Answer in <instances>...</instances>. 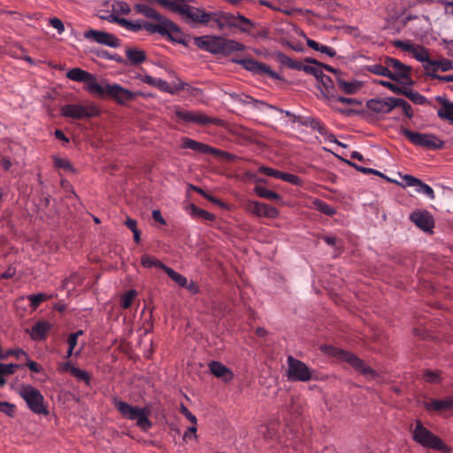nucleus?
<instances>
[{
    "instance_id": "f257e3e1",
    "label": "nucleus",
    "mask_w": 453,
    "mask_h": 453,
    "mask_svg": "<svg viewBox=\"0 0 453 453\" xmlns=\"http://www.w3.org/2000/svg\"><path fill=\"white\" fill-rule=\"evenodd\" d=\"M66 77L73 81L86 83L85 89L90 94L97 95L100 97H110L120 104L134 100L137 95L116 83L101 85L92 73L79 67L69 70Z\"/></svg>"
},
{
    "instance_id": "f03ea898",
    "label": "nucleus",
    "mask_w": 453,
    "mask_h": 453,
    "mask_svg": "<svg viewBox=\"0 0 453 453\" xmlns=\"http://www.w3.org/2000/svg\"><path fill=\"white\" fill-rule=\"evenodd\" d=\"M113 405L120 415L128 420L135 421V425L142 431H149L153 424L150 420V410L147 407L133 406L117 397L113 399Z\"/></svg>"
},
{
    "instance_id": "7ed1b4c3",
    "label": "nucleus",
    "mask_w": 453,
    "mask_h": 453,
    "mask_svg": "<svg viewBox=\"0 0 453 453\" xmlns=\"http://www.w3.org/2000/svg\"><path fill=\"white\" fill-rule=\"evenodd\" d=\"M322 350L328 356L334 357L341 361H344L351 365L357 372L368 378H373L376 375L374 370L367 365L364 360L360 359L355 354L344 349L326 345L322 347Z\"/></svg>"
},
{
    "instance_id": "20e7f679",
    "label": "nucleus",
    "mask_w": 453,
    "mask_h": 453,
    "mask_svg": "<svg viewBox=\"0 0 453 453\" xmlns=\"http://www.w3.org/2000/svg\"><path fill=\"white\" fill-rule=\"evenodd\" d=\"M412 439L421 446L428 449L449 453L450 448L447 446L438 436L434 435L418 419L415 421V427L412 429Z\"/></svg>"
},
{
    "instance_id": "39448f33",
    "label": "nucleus",
    "mask_w": 453,
    "mask_h": 453,
    "mask_svg": "<svg viewBox=\"0 0 453 453\" xmlns=\"http://www.w3.org/2000/svg\"><path fill=\"white\" fill-rule=\"evenodd\" d=\"M154 19L157 20V23L142 22V29L150 33H157L163 36H168L170 40L173 42L184 43L181 38L173 35H180V29L176 24L162 15H160V19Z\"/></svg>"
},
{
    "instance_id": "423d86ee",
    "label": "nucleus",
    "mask_w": 453,
    "mask_h": 453,
    "mask_svg": "<svg viewBox=\"0 0 453 453\" xmlns=\"http://www.w3.org/2000/svg\"><path fill=\"white\" fill-rule=\"evenodd\" d=\"M187 0H172L170 11L178 13L186 21H192L199 24H207L210 16L208 12L188 5Z\"/></svg>"
},
{
    "instance_id": "0eeeda50",
    "label": "nucleus",
    "mask_w": 453,
    "mask_h": 453,
    "mask_svg": "<svg viewBox=\"0 0 453 453\" xmlns=\"http://www.w3.org/2000/svg\"><path fill=\"white\" fill-rule=\"evenodd\" d=\"M18 393L34 413L48 414V410L44 404V397L40 390L29 384H23L18 389Z\"/></svg>"
},
{
    "instance_id": "6e6552de",
    "label": "nucleus",
    "mask_w": 453,
    "mask_h": 453,
    "mask_svg": "<svg viewBox=\"0 0 453 453\" xmlns=\"http://www.w3.org/2000/svg\"><path fill=\"white\" fill-rule=\"evenodd\" d=\"M401 134L413 145L426 150H436L444 145V142L434 134L413 132L405 127L401 129Z\"/></svg>"
},
{
    "instance_id": "1a4fd4ad",
    "label": "nucleus",
    "mask_w": 453,
    "mask_h": 453,
    "mask_svg": "<svg viewBox=\"0 0 453 453\" xmlns=\"http://www.w3.org/2000/svg\"><path fill=\"white\" fill-rule=\"evenodd\" d=\"M181 141V148L183 149H189L200 154H207L215 157H220L227 161H232L235 158V156L229 152L219 150L217 148L211 147L208 144L197 142L188 137H182Z\"/></svg>"
},
{
    "instance_id": "9d476101",
    "label": "nucleus",
    "mask_w": 453,
    "mask_h": 453,
    "mask_svg": "<svg viewBox=\"0 0 453 453\" xmlns=\"http://www.w3.org/2000/svg\"><path fill=\"white\" fill-rule=\"evenodd\" d=\"M97 107L92 104L87 105L69 104L61 107V114L73 119H83L96 117L99 114Z\"/></svg>"
},
{
    "instance_id": "9b49d317",
    "label": "nucleus",
    "mask_w": 453,
    "mask_h": 453,
    "mask_svg": "<svg viewBox=\"0 0 453 453\" xmlns=\"http://www.w3.org/2000/svg\"><path fill=\"white\" fill-rule=\"evenodd\" d=\"M288 377L291 380L306 382L311 380L312 371L303 361L298 360L292 356L287 358Z\"/></svg>"
},
{
    "instance_id": "f8f14e48",
    "label": "nucleus",
    "mask_w": 453,
    "mask_h": 453,
    "mask_svg": "<svg viewBox=\"0 0 453 453\" xmlns=\"http://www.w3.org/2000/svg\"><path fill=\"white\" fill-rule=\"evenodd\" d=\"M244 46L234 40L226 39L220 36H211L209 52L213 54L229 55L235 51H242Z\"/></svg>"
},
{
    "instance_id": "ddd939ff",
    "label": "nucleus",
    "mask_w": 453,
    "mask_h": 453,
    "mask_svg": "<svg viewBox=\"0 0 453 453\" xmlns=\"http://www.w3.org/2000/svg\"><path fill=\"white\" fill-rule=\"evenodd\" d=\"M174 114L178 121L185 124L196 123L205 126L210 124L218 125L220 122L219 119L209 117L200 111H191L177 109Z\"/></svg>"
},
{
    "instance_id": "4468645a",
    "label": "nucleus",
    "mask_w": 453,
    "mask_h": 453,
    "mask_svg": "<svg viewBox=\"0 0 453 453\" xmlns=\"http://www.w3.org/2000/svg\"><path fill=\"white\" fill-rule=\"evenodd\" d=\"M235 63L241 65L243 68L256 74L270 77L273 80H279L280 75L273 71L266 64L257 61L253 58L236 59Z\"/></svg>"
},
{
    "instance_id": "2eb2a0df",
    "label": "nucleus",
    "mask_w": 453,
    "mask_h": 453,
    "mask_svg": "<svg viewBox=\"0 0 453 453\" xmlns=\"http://www.w3.org/2000/svg\"><path fill=\"white\" fill-rule=\"evenodd\" d=\"M243 207L246 211L257 217L276 219L279 216V211L275 207L257 201L248 200Z\"/></svg>"
},
{
    "instance_id": "dca6fc26",
    "label": "nucleus",
    "mask_w": 453,
    "mask_h": 453,
    "mask_svg": "<svg viewBox=\"0 0 453 453\" xmlns=\"http://www.w3.org/2000/svg\"><path fill=\"white\" fill-rule=\"evenodd\" d=\"M84 37L87 40L111 48H119L121 45V42L119 38L104 31L89 29L84 33Z\"/></svg>"
},
{
    "instance_id": "f3484780",
    "label": "nucleus",
    "mask_w": 453,
    "mask_h": 453,
    "mask_svg": "<svg viewBox=\"0 0 453 453\" xmlns=\"http://www.w3.org/2000/svg\"><path fill=\"white\" fill-rule=\"evenodd\" d=\"M395 97L372 98L366 102L368 110L375 113L388 114L395 108Z\"/></svg>"
},
{
    "instance_id": "a211bd4d",
    "label": "nucleus",
    "mask_w": 453,
    "mask_h": 453,
    "mask_svg": "<svg viewBox=\"0 0 453 453\" xmlns=\"http://www.w3.org/2000/svg\"><path fill=\"white\" fill-rule=\"evenodd\" d=\"M410 219L422 231L432 233V229L434 226V222L429 211H414L411 213Z\"/></svg>"
},
{
    "instance_id": "6ab92c4d",
    "label": "nucleus",
    "mask_w": 453,
    "mask_h": 453,
    "mask_svg": "<svg viewBox=\"0 0 453 453\" xmlns=\"http://www.w3.org/2000/svg\"><path fill=\"white\" fill-rule=\"evenodd\" d=\"M384 64L388 65V70H391L394 74L396 75V81H398L400 78H409L411 69L410 66L403 64L398 59L387 57L384 60Z\"/></svg>"
},
{
    "instance_id": "aec40b11",
    "label": "nucleus",
    "mask_w": 453,
    "mask_h": 453,
    "mask_svg": "<svg viewBox=\"0 0 453 453\" xmlns=\"http://www.w3.org/2000/svg\"><path fill=\"white\" fill-rule=\"evenodd\" d=\"M208 15L210 17L207 18L206 25H209L211 28L223 31L225 28L230 27L229 13L208 12Z\"/></svg>"
},
{
    "instance_id": "412c9836",
    "label": "nucleus",
    "mask_w": 453,
    "mask_h": 453,
    "mask_svg": "<svg viewBox=\"0 0 453 453\" xmlns=\"http://www.w3.org/2000/svg\"><path fill=\"white\" fill-rule=\"evenodd\" d=\"M211 372L217 378L222 379L225 382H229L233 380L234 374L230 369L218 361H211L209 364Z\"/></svg>"
},
{
    "instance_id": "4be33fe9",
    "label": "nucleus",
    "mask_w": 453,
    "mask_h": 453,
    "mask_svg": "<svg viewBox=\"0 0 453 453\" xmlns=\"http://www.w3.org/2000/svg\"><path fill=\"white\" fill-rule=\"evenodd\" d=\"M426 75L429 76V72L436 73L437 71L447 72L453 70V62L447 58H441L439 60L431 59L429 65L425 66Z\"/></svg>"
},
{
    "instance_id": "5701e85b",
    "label": "nucleus",
    "mask_w": 453,
    "mask_h": 453,
    "mask_svg": "<svg viewBox=\"0 0 453 453\" xmlns=\"http://www.w3.org/2000/svg\"><path fill=\"white\" fill-rule=\"evenodd\" d=\"M425 408L427 411H449L453 409V396H449L445 399H432L430 402L426 403Z\"/></svg>"
},
{
    "instance_id": "b1692460",
    "label": "nucleus",
    "mask_w": 453,
    "mask_h": 453,
    "mask_svg": "<svg viewBox=\"0 0 453 453\" xmlns=\"http://www.w3.org/2000/svg\"><path fill=\"white\" fill-rule=\"evenodd\" d=\"M50 329V325L46 321H39L32 326L30 336L35 341H42L46 339Z\"/></svg>"
},
{
    "instance_id": "393cba45",
    "label": "nucleus",
    "mask_w": 453,
    "mask_h": 453,
    "mask_svg": "<svg viewBox=\"0 0 453 453\" xmlns=\"http://www.w3.org/2000/svg\"><path fill=\"white\" fill-rule=\"evenodd\" d=\"M300 123L302 126L311 127L314 130H318L319 134H324L326 132L325 127L321 122L311 117L303 116H294L293 123Z\"/></svg>"
},
{
    "instance_id": "a878e982",
    "label": "nucleus",
    "mask_w": 453,
    "mask_h": 453,
    "mask_svg": "<svg viewBox=\"0 0 453 453\" xmlns=\"http://www.w3.org/2000/svg\"><path fill=\"white\" fill-rule=\"evenodd\" d=\"M188 84L182 81H179L177 83L169 84L167 81L157 78L156 87L157 88L160 89L164 92H168L172 95H174L180 91H182L185 89L186 86Z\"/></svg>"
},
{
    "instance_id": "bb28decb",
    "label": "nucleus",
    "mask_w": 453,
    "mask_h": 453,
    "mask_svg": "<svg viewBox=\"0 0 453 453\" xmlns=\"http://www.w3.org/2000/svg\"><path fill=\"white\" fill-rule=\"evenodd\" d=\"M230 27H237L243 32H247L252 27L251 21L242 15H234L229 13Z\"/></svg>"
},
{
    "instance_id": "cd10ccee",
    "label": "nucleus",
    "mask_w": 453,
    "mask_h": 453,
    "mask_svg": "<svg viewBox=\"0 0 453 453\" xmlns=\"http://www.w3.org/2000/svg\"><path fill=\"white\" fill-rule=\"evenodd\" d=\"M437 100L442 104V107L438 110L437 115L441 119H447L450 124H453V103L448 102L441 97H437Z\"/></svg>"
},
{
    "instance_id": "c85d7f7f",
    "label": "nucleus",
    "mask_w": 453,
    "mask_h": 453,
    "mask_svg": "<svg viewBox=\"0 0 453 453\" xmlns=\"http://www.w3.org/2000/svg\"><path fill=\"white\" fill-rule=\"evenodd\" d=\"M230 97L235 101L238 102L243 105H251L253 108L259 109L260 105H266L262 101L257 100L248 95H239L236 93L229 94Z\"/></svg>"
},
{
    "instance_id": "c756f323",
    "label": "nucleus",
    "mask_w": 453,
    "mask_h": 453,
    "mask_svg": "<svg viewBox=\"0 0 453 453\" xmlns=\"http://www.w3.org/2000/svg\"><path fill=\"white\" fill-rule=\"evenodd\" d=\"M339 88L346 94L353 95L361 88V83L357 81H344L340 76L336 77Z\"/></svg>"
},
{
    "instance_id": "7c9ffc66",
    "label": "nucleus",
    "mask_w": 453,
    "mask_h": 453,
    "mask_svg": "<svg viewBox=\"0 0 453 453\" xmlns=\"http://www.w3.org/2000/svg\"><path fill=\"white\" fill-rule=\"evenodd\" d=\"M126 56L132 65H139L146 59L145 52L137 48H127L126 50Z\"/></svg>"
},
{
    "instance_id": "2f4dec72",
    "label": "nucleus",
    "mask_w": 453,
    "mask_h": 453,
    "mask_svg": "<svg viewBox=\"0 0 453 453\" xmlns=\"http://www.w3.org/2000/svg\"><path fill=\"white\" fill-rule=\"evenodd\" d=\"M367 70L377 75L388 77L392 81H396V75L394 74V73L391 70H388V67L387 65H382L379 64L371 65L367 67Z\"/></svg>"
},
{
    "instance_id": "473e14b6",
    "label": "nucleus",
    "mask_w": 453,
    "mask_h": 453,
    "mask_svg": "<svg viewBox=\"0 0 453 453\" xmlns=\"http://www.w3.org/2000/svg\"><path fill=\"white\" fill-rule=\"evenodd\" d=\"M254 192L262 198H265L272 201L280 202L282 200L280 195L278 193L270 190L263 186H256L254 188Z\"/></svg>"
},
{
    "instance_id": "72a5a7b5",
    "label": "nucleus",
    "mask_w": 453,
    "mask_h": 453,
    "mask_svg": "<svg viewBox=\"0 0 453 453\" xmlns=\"http://www.w3.org/2000/svg\"><path fill=\"white\" fill-rule=\"evenodd\" d=\"M135 12L139 14L144 15L150 19H160V15L155 9L143 4H135L134 5Z\"/></svg>"
},
{
    "instance_id": "f704fd0d",
    "label": "nucleus",
    "mask_w": 453,
    "mask_h": 453,
    "mask_svg": "<svg viewBox=\"0 0 453 453\" xmlns=\"http://www.w3.org/2000/svg\"><path fill=\"white\" fill-rule=\"evenodd\" d=\"M190 214L194 218H199L205 221H212L215 219V216L212 213L204 211L195 204H191L189 207Z\"/></svg>"
},
{
    "instance_id": "c9c22d12",
    "label": "nucleus",
    "mask_w": 453,
    "mask_h": 453,
    "mask_svg": "<svg viewBox=\"0 0 453 453\" xmlns=\"http://www.w3.org/2000/svg\"><path fill=\"white\" fill-rule=\"evenodd\" d=\"M276 58L281 65H286L290 69L300 71V61L294 60L282 52H278Z\"/></svg>"
},
{
    "instance_id": "e433bc0d",
    "label": "nucleus",
    "mask_w": 453,
    "mask_h": 453,
    "mask_svg": "<svg viewBox=\"0 0 453 453\" xmlns=\"http://www.w3.org/2000/svg\"><path fill=\"white\" fill-rule=\"evenodd\" d=\"M412 55L418 62L424 63V67L429 65V61H431V58L427 50L424 47L416 46Z\"/></svg>"
},
{
    "instance_id": "4c0bfd02",
    "label": "nucleus",
    "mask_w": 453,
    "mask_h": 453,
    "mask_svg": "<svg viewBox=\"0 0 453 453\" xmlns=\"http://www.w3.org/2000/svg\"><path fill=\"white\" fill-rule=\"evenodd\" d=\"M141 264L142 265V266L147 267V268L155 266V267H158V268L162 269L163 271L166 267V265H164L161 261H159V260L156 259L154 257L147 255V254H145L142 257Z\"/></svg>"
},
{
    "instance_id": "58836bf2",
    "label": "nucleus",
    "mask_w": 453,
    "mask_h": 453,
    "mask_svg": "<svg viewBox=\"0 0 453 453\" xmlns=\"http://www.w3.org/2000/svg\"><path fill=\"white\" fill-rule=\"evenodd\" d=\"M19 366V365L15 364L5 365L0 363V385L4 386L6 382L3 376L13 374Z\"/></svg>"
},
{
    "instance_id": "ea45409f",
    "label": "nucleus",
    "mask_w": 453,
    "mask_h": 453,
    "mask_svg": "<svg viewBox=\"0 0 453 453\" xmlns=\"http://www.w3.org/2000/svg\"><path fill=\"white\" fill-rule=\"evenodd\" d=\"M313 203H314L315 208L319 211H320L327 216H333L336 212V211L334 207H332L331 205H329L328 203H326V202H324L320 199H316L313 202Z\"/></svg>"
},
{
    "instance_id": "a19ab883",
    "label": "nucleus",
    "mask_w": 453,
    "mask_h": 453,
    "mask_svg": "<svg viewBox=\"0 0 453 453\" xmlns=\"http://www.w3.org/2000/svg\"><path fill=\"white\" fill-rule=\"evenodd\" d=\"M164 271L179 286H187V278L185 276L180 274L179 273L175 272L173 269L168 266H166Z\"/></svg>"
},
{
    "instance_id": "79ce46f5",
    "label": "nucleus",
    "mask_w": 453,
    "mask_h": 453,
    "mask_svg": "<svg viewBox=\"0 0 453 453\" xmlns=\"http://www.w3.org/2000/svg\"><path fill=\"white\" fill-rule=\"evenodd\" d=\"M301 70L305 72L306 73L312 74L317 80L319 79L323 73L319 65L314 64L307 65L302 62L300 65V71Z\"/></svg>"
},
{
    "instance_id": "37998d69",
    "label": "nucleus",
    "mask_w": 453,
    "mask_h": 453,
    "mask_svg": "<svg viewBox=\"0 0 453 453\" xmlns=\"http://www.w3.org/2000/svg\"><path fill=\"white\" fill-rule=\"evenodd\" d=\"M50 298V296L44 294V293H39L36 295H30L27 296V299L30 301V306L32 309L35 310L39 307V305L48 300Z\"/></svg>"
},
{
    "instance_id": "c03bdc74",
    "label": "nucleus",
    "mask_w": 453,
    "mask_h": 453,
    "mask_svg": "<svg viewBox=\"0 0 453 453\" xmlns=\"http://www.w3.org/2000/svg\"><path fill=\"white\" fill-rule=\"evenodd\" d=\"M403 96H405L417 104L422 105L425 104L426 102V98L424 96H422L417 91L410 90L408 88H405V93H403Z\"/></svg>"
},
{
    "instance_id": "a18cd8bd",
    "label": "nucleus",
    "mask_w": 453,
    "mask_h": 453,
    "mask_svg": "<svg viewBox=\"0 0 453 453\" xmlns=\"http://www.w3.org/2000/svg\"><path fill=\"white\" fill-rule=\"evenodd\" d=\"M401 107L403 113L408 119H411L413 116V111L411 105L403 98H396L395 102V108Z\"/></svg>"
},
{
    "instance_id": "49530a36",
    "label": "nucleus",
    "mask_w": 453,
    "mask_h": 453,
    "mask_svg": "<svg viewBox=\"0 0 453 453\" xmlns=\"http://www.w3.org/2000/svg\"><path fill=\"white\" fill-rule=\"evenodd\" d=\"M137 296V292L136 290H134V289H131L127 292H126L122 296H121V307L124 308V309H128L133 301L134 300V298L136 297Z\"/></svg>"
},
{
    "instance_id": "de8ad7c7",
    "label": "nucleus",
    "mask_w": 453,
    "mask_h": 453,
    "mask_svg": "<svg viewBox=\"0 0 453 453\" xmlns=\"http://www.w3.org/2000/svg\"><path fill=\"white\" fill-rule=\"evenodd\" d=\"M112 10L117 14L127 15L130 13L131 9L129 4L124 1H118L112 5Z\"/></svg>"
},
{
    "instance_id": "09e8293b",
    "label": "nucleus",
    "mask_w": 453,
    "mask_h": 453,
    "mask_svg": "<svg viewBox=\"0 0 453 453\" xmlns=\"http://www.w3.org/2000/svg\"><path fill=\"white\" fill-rule=\"evenodd\" d=\"M415 190H416V192H418L419 194L426 195L427 197H429L431 199L434 198V192L433 188L430 186H428L427 184L422 182L421 180L419 181V184L415 188Z\"/></svg>"
},
{
    "instance_id": "8fccbe9b",
    "label": "nucleus",
    "mask_w": 453,
    "mask_h": 453,
    "mask_svg": "<svg viewBox=\"0 0 453 453\" xmlns=\"http://www.w3.org/2000/svg\"><path fill=\"white\" fill-rule=\"evenodd\" d=\"M393 45L398 49H401V50L410 52L411 54L415 50V48H416V46L413 43H411V42H404V41H401V40L394 41Z\"/></svg>"
},
{
    "instance_id": "3c124183",
    "label": "nucleus",
    "mask_w": 453,
    "mask_h": 453,
    "mask_svg": "<svg viewBox=\"0 0 453 453\" xmlns=\"http://www.w3.org/2000/svg\"><path fill=\"white\" fill-rule=\"evenodd\" d=\"M379 83L381 86L388 88L389 90H391L392 92H394L395 94L403 95V93H405V88H406L398 87V86L393 84L392 82H389V81H380Z\"/></svg>"
},
{
    "instance_id": "603ef678",
    "label": "nucleus",
    "mask_w": 453,
    "mask_h": 453,
    "mask_svg": "<svg viewBox=\"0 0 453 453\" xmlns=\"http://www.w3.org/2000/svg\"><path fill=\"white\" fill-rule=\"evenodd\" d=\"M73 376L79 380L84 381L87 385L90 384V376L86 371L76 367V369H73Z\"/></svg>"
},
{
    "instance_id": "864d4df0",
    "label": "nucleus",
    "mask_w": 453,
    "mask_h": 453,
    "mask_svg": "<svg viewBox=\"0 0 453 453\" xmlns=\"http://www.w3.org/2000/svg\"><path fill=\"white\" fill-rule=\"evenodd\" d=\"M282 180L291 183L295 186H302L303 184V180L300 177L288 173H284Z\"/></svg>"
},
{
    "instance_id": "5fc2aeb1",
    "label": "nucleus",
    "mask_w": 453,
    "mask_h": 453,
    "mask_svg": "<svg viewBox=\"0 0 453 453\" xmlns=\"http://www.w3.org/2000/svg\"><path fill=\"white\" fill-rule=\"evenodd\" d=\"M54 165L57 168H61L66 171H73V166L70 161L64 158L54 157Z\"/></svg>"
},
{
    "instance_id": "6e6d98bb",
    "label": "nucleus",
    "mask_w": 453,
    "mask_h": 453,
    "mask_svg": "<svg viewBox=\"0 0 453 453\" xmlns=\"http://www.w3.org/2000/svg\"><path fill=\"white\" fill-rule=\"evenodd\" d=\"M211 42V36H200L196 38V45L206 51H209V43Z\"/></svg>"
},
{
    "instance_id": "4d7b16f0",
    "label": "nucleus",
    "mask_w": 453,
    "mask_h": 453,
    "mask_svg": "<svg viewBox=\"0 0 453 453\" xmlns=\"http://www.w3.org/2000/svg\"><path fill=\"white\" fill-rule=\"evenodd\" d=\"M423 378L426 382L436 383L440 381V375L433 371L426 370L423 374Z\"/></svg>"
},
{
    "instance_id": "13d9d810",
    "label": "nucleus",
    "mask_w": 453,
    "mask_h": 453,
    "mask_svg": "<svg viewBox=\"0 0 453 453\" xmlns=\"http://www.w3.org/2000/svg\"><path fill=\"white\" fill-rule=\"evenodd\" d=\"M318 81L321 83V85L326 89L329 90L333 88L334 82L331 77L322 73L319 79H318Z\"/></svg>"
},
{
    "instance_id": "bf43d9fd",
    "label": "nucleus",
    "mask_w": 453,
    "mask_h": 453,
    "mask_svg": "<svg viewBox=\"0 0 453 453\" xmlns=\"http://www.w3.org/2000/svg\"><path fill=\"white\" fill-rule=\"evenodd\" d=\"M327 245L334 247L335 249H339L341 247L340 241L332 235H322L320 237Z\"/></svg>"
},
{
    "instance_id": "052dcab7",
    "label": "nucleus",
    "mask_w": 453,
    "mask_h": 453,
    "mask_svg": "<svg viewBox=\"0 0 453 453\" xmlns=\"http://www.w3.org/2000/svg\"><path fill=\"white\" fill-rule=\"evenodd\" d=\"M180 411L182 415H184L192 424L196 425L197 419L195 415H193L189 410L184 405L181 404L180 407Z\"/></svg>"
},
{
    "instance_id": "680f3d73",
    "label": "nucleus",
    "mask_w": 453,
    "mask_h": 453,
    "mask_svg": "<svg viewBox=\"0 0 453 453\" xmlns=\"http://www.w3.org/2000/svg\"><path fill=\"white\" fill-rule=\"evenodd\" d=\"M50 25L57 29L58 34H62L65 31V26L63 22L58 18H52L50 19Z\"/></svg>"
},
{
    "instance_id": "e2e57ef3",
    "label": "nucleus",
    "mask_w": 453,
    "mask_h": 453,
    "mask_svg": "<svg viewBox=\"0 0 453 453\" xmlns=\"http://www.w3.org/2000/svg\"><path fill=\"white\" fill-rule=\"evenodd\" d=\"M405 186L408 187H415V188L418 186L420 180L415 178L411 175H404L403 178Z\"/></svg>"
},
{
    "instance_id": "0e129e2a",
    "label": "nucleus",
    "mask_w": 453,
    "mask_h": 453,
    "mask_svg": "<svg viewBox=\"0 0 453 453\" xmlns=\"http://www.w3.org/2000/svg\"><path fill=\"white\" fill-rule=\"evenodd\" d=\"M305 62H306V63H310V64H314V65H319V66H320V68L322 67V68H324V69H326V70H327V71H329V72H331V73H334L336 75V77H337V76H340V75H339V73H338V72H337L334 68H333L332 66H330V65H328L320 64V63H319L317 60H315V59H311V58H306V59H305Z\"/></svg>"
},
{
    "instance_id": "69168bd1",
    "label": "nucleus",
    "mask_w": 453,
    "mask_h": 453,
    "mask_svg": "<svg viewBox=\"0 0 453 453\" xmlns=\"http://www.w3.org/2000/svg\"><path fill=\"white\" fill-rule=\"evenodd\" d=\"M0 411L12 416L14 412V405L7 402H0Z\"/></svg>"
},
{
    "instance_id": "338daca9",
    "label": "nucleus",
    "mask_w": 453,
    "mask_h": 453,
    "mask_svg": "<svg viewBox=\"0 0 453 453\" xmlns=\"http://www.w3.org/2000/svg\"><path fill=\"white\" fill-rule=\"evenodd\" d=\"M429 77L432 79L439 80L444 82H453V74L449 75H440L437 73H433L429 72Z\"/></svg>"
},
{
    "instance_id": "774afa93",
    "label": "nucleus",
    "mask_w": 453,
    "mask_h": 453,
    "mask_svg": "<svg viewBox=\"0 0 453 453\" xmlns=\"http://www.w3.org/2000/svg\"><path fill=\"white\" fill-rule=\"evenodd\" d=\"M127 30L132 31V32H138L142 29V21H131L129 20L127 23V27H126Z\"/></svg>"
}]
</instances>
